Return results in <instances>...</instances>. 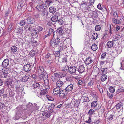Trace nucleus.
Segmentation results:
<instances>
[{
    "label": "nucleus",
    "instance_id": "obj_1",
    "mask_svg": "<svg viewBox=\"0 0 124 124\" xmlns=\"http://www.w3.org/2000/svg\"><path fill=\"white\" fill-rule=\"evenodd\" d=\"M39 78L40 79H43V80L44 83V86L45 88L46 89H49L50 88L49 86V81L47 76L45 74L43 75L41 77H39Z\"/></svg>",
    "mask_w": 124,
    "mask_h": 124
},
{
    "label": "nucleus",
    "instance_id": "obj_2",
    "mask_svg": "<svg viewBox=\"0 0 124 124\" xmlns=\"http://www.w3.org/2000/svg\"><path fill=\"white\" fill-rule=\"evenodd\" d=\"M2 65L3 67V68L2 69V71L3 73V74L4 75V77L6 78L7 77L8 74V62H5V60L2 63Z\"/></svg>",
    "mask_w": 124,
    "mask_h": 124
},
{
    "label": "nucleus",
    "instance_id": "obj_3",
    "mask_svg": "<svg viewBox=\"0 0 124 124\" xmlns=\"http://www.w3.org/2000/svg\"><path fill=\"white\" fill-rule=\"evenodd\" d=\"M36 9L39 12H42L44 10H45L46 6L44 4H41L38 5L36 6Z\"/></svg>",
    "mask_w": 124,
    "mask_h": 124
},
{
    "label": "nucleus",
    "instance_id": "obj_4",
    "mask_svg": "<svg viewBox=\"0 0 124 124\" xmlns=\"http://www.w3.org/2000/svg\"><path fill=\"white\" fill-rule=\"evenodd\" d=\"M38 72L39 78L41 77L42 76L44 75L45 73L44 68L42 66L39 67L38 70Z\"/></svg>",
    "mask_w": 124,
    "mask_h": 124
},
{
    "label": "nucleus",
    "instance_id": "obj_5",
    "mask_svg": "<svg viewBox=\"0 0 124 124\" xmlns=\"http://www.w3.org/2000/svg\"><path fill=\"white\" fill-rule=\"evenodd\" d=\"M60 76V75L59 74L57 73H55L54 74L53 76L51 77V78L54 82H55L58 80Z\"/></svg>",
    "mask_w": 124,
    "mask_h": 124
},
{
    "label": "nucleus",
    "instance_id": "obj_6",
    "mask_svg": "<svg viewBox=\"0 0 124 124\" xmlns=\"http://www.w3.org/2000/svg\"><path fill=\"white\" fill-rule=\"evenodd\" d=\"M76 67L74 66H72L69 67L68 70L69 72L71 74H72L76 71Z\"/></svg>",
    "mask_w": 124,
    "mask_h": 124
},
{
    "label": "nucleus",
    "instance_id": "obj_7",
    "mask_svg": "<svg viewBox=\"0 0 124 124\" xmlns=\"http://www.w3.org/2000/svg\"><path fill=\"white\" fill-rule=\"evenodd\" d=\"M31 69V66L29 64L25 65L23 67V70L25 72H28Z\"/></svg>",
    "mask_w": 124,
    "mask_h": 124
},
{
    "label": "nucleus",
    "instance_id": "obj_8",
    "mask_svg": "<svg viewBox=\"0 0 124 124\" xmlns=\"http://www.w3.org/2000/svg\"><path fill=\"white\" fill-rule=\"evenodd\" d=\"M61 46L59 47V51H62L68 47V45L66 44L65 41H64L63 43H62L61 44Z\"/></svg>",
    "mask_w": 124,
    "mask_h": 124
},
{
    "label": "nucleus",
    "instance_id": "obj_9",
    "mask_svg": "<svg viewBox=\"0 0 124 124\" xmlns=\"http://www.w3.org/2000/svg\"><path fill=\"white\" fill-rule=\"evenodd\" d=\"M55 106V105L53 104H51V105H49L48 108V109L50 111L49 112V117L50 116L51 114L54 112L53 109H54Z\"/></svg>",
    "mask_w": 124,
    "mask_h": 124
},
{
    "label": "nucleus",
    "instance_id": "obj_10",
    "mask_svg": "<svg viewBox=\"0 0 124 124\" xmlns=\"http://www.w3.org/2000/svg\"><path fill=\"white\" fill-rule=\"evenodd\" d=\"M93 60L90 57H88L85 60L84 62L86 65H89L93 63Z\"/></svg>",
    "mask_w": 124,
    "mask_h": 124
},
{
    "label": "nucleus",
    "instance_id": "obj_11",
    "mask_svg": "<svg viewBox=\"0 0 124 124\" xmlns=\"http://www.w3.org/2000/svg\"><path fill=\"white\" fill-rule=\"evenodd\" d=\"M47 89H43L41 90L39 94H38V96L39 97H41L43 95H45L47 93H48V90Z\"/></svg>",
    "mask_w": 124,
    "mask_h": 124
},
{
    "label": "nucleus",
    "instance_id": "obj_12",
    "mask_svg": "<svg viewBox=\"0 0 124 124\" xmlns=\"http://www.w3.org/2000/svg\"><path fill=\"white\" fill-rule=\"evenodd\" d=\"M77 70L80 73H82L85 70V68L83 65L79 66L77 68Z\"/></svg>",
    "mask_w": 124,
    "mask_h": 124
},
{
    "label": "nucleus",
    "instance_id": "obj_13",
    "mask_svg": "<svg viewBox=\"0 0 124 124\" xmlns=\"http://www.w3.org/2000/svg\"><path fill=\"white\" fill-rule=\"evenodd\" d=\"M68 92L66 90H64L61 91L59 96L61 98L65 97L67 94Z\"/></svg>",
    "mask_w": 124,
    "mask_h": 124
},
{
    "label": "nucleus",
    "instance_id": "obj_14",
    "mask_svg": "<svg viewBox=\"0 0 124 124\" xmlns=\"http://www.w3.org/2000/svg\"><path fill=\"white\" fill-rule=\"evenodd\" d=\"M17 32L20 35L23 36L25 35L26 34L25 31L21 28L18 29Z\"/></svg>",
    "mask_w": 124,
    "mask_h": 124
},
{
    "label": "nucleus",
    "instance_id": "obj_15",
    "mask_svg": "<svg viewBox=\"0 0 124 124\" xmlns=\"http://www.w3.org/2000/svg\"><path fill=\"white\" fill-rule=\"evenodd\" d=\"M100 70H101L100 71V72H99V69H97L96 70L97 71L96 72V74L97 75L99 73H100L101 75H102L103 74H104V73L105 72V69L103 68H101L100 69Z\"/></svg>",
    "mask_w": 124,
    "mask_h": 124
},
{
    "label": "nucleus",
    "instance_id": "obj_16",
    "mask_svg": "<svg viewBox=\"0 0 124 124\" xmlns=\"http://www.w3.org/2000/svg\"><path fill=\"white\" fill-rule=\"evenodd\" d=\"M115 49L118 53L120 54L121 53L122 50V47L120 45H118L115 47Z\"/></svg>",
    "mask_w": 124,
    "mask_h": 124
},
{
    "label": "nucleus",
    "instance_id": "obj_17",
    "mask_svg": "<svg viewBox=\"0 0 124 124\" xmlns=\"http://www.w3.org/2000/svg\"><path fill=\"white\" fill-rule=\"evenodd\" d=\"M26 19L27 22L28 24H32L34 22V19L32 17H28Z\"/></svg>",
    "mask_w": 124,
    "mask_h": 124
},
{
    "label": "nucleus",
    "instance_id": "obj_18",
    "mask_svg": "<svg viewBox=\"0 0 124 124\" xmlns=\"http://www.w3.org/2000/svg\"><path fill=\"white\" fill-rule=\"evenodd\" d=\"M60 88L59 87H57L55 88L54 89L53 93L54 94L57 95L59 94H60L61 91H60Z\"/></svg>",
    "mask_w": 124,
    "mask_h": 124
},
{
    "label": "nucleus",
    "instance_id": "obj_19",
    "mask_svg": "<svg viewBox=\"0 0 124 124\" xmlns=\"http://www.w3.org/2000/svg\"><path fill=\"white\" fill-rule=\"evenodd\" d=\"M33 87L34 88H36L39 89H42V86L38 83L35 82L33 85Z\"/></svg>",
    "mask_w": 124,
    "mask_h": 124
},
{
    "label": "nucleus",
    "instance_id": "obj_20",
    "mask_svg": "<svg viewBox=\"0 0 124 124\" xmlns=\"http://www.w3.org/2000/svg\"><path fill=\"white\" fill-rule=\"evenodd\" d=\"M107 78V77L106 74H103L101 75L100 78L101 81L104 82L106 80Z\"/></svg>",
    "mask_w": 124,
    "mask_h": 124
},
{
    "label": "nucleus",
    "instance_id": "obj_21",
    "mask_svg": "<svg viewBox=\"0 0 124 124\" xmlns=\"http://www.w3.org/2000/svg\"><path fill=\"white\" fill-rule=\"evenodd\" d=\"M29 78V77L27 75H25L21 79V81L22 82H26Z\"/></svg>",
    "mask_w": 124,
    "mask_h": 124
},
{
    "label": "nucleus",
    "instance_id": "obj_22",
    "mask_svg": "<svg viewBox=\"0 0 124 124\" xmlns=\"http://www.w3.org/2000/svg\"><path fill=\"white\" fill-rule=\"evenodd\" d=\"M73 88V86L72 84L68 85L66 88L65 89L68 92L71 91Z\"/></svg>",
    "mask_w": 124,
    "mask_h": 124
},
{
    "label": "nucleus",
    "instance_id": "obj_23",
    "mask_svg": "<svg viewBox=\"0 0 124 124\" xmlns=\"http://www.w3.org/2000/svg\"><path fill=\"white\" fill-rule=\"evenodd\" d=\"M60 42V39L57 38L53 41V44L54 45H57L59 44Z\"/></svg>",
    "mask_w": 124,
    "mask_h": 124
},
{
    "label": "nucleus",
    "instance_id": "obj_24",
    "mask_svg": "<svg viewBox=\"0 0 124 124\" xmlns=\"http://www.w3.org/2000/svg\"><path fill=\"white\" fill-rule=\"evenodd\" d=\"M50 12L52 13H54L56 11L55 8L54 7H50L49 8Z\"/></svg>",
    "mask_w": 124,
    "mask_h": 124
},
{
    "label": "nucleus",
    "instance_id": "obj_25",
    "mask_svg": "<svg viewBox=\"0 0 124 124\" xmlns=\"http://www.w3.org/2000/svg\"><path fill=\"white\" fill-rule=\"evenodd\" d=\"M98 37V35L96 33H93L91 37V39L93 40H96Z\"/></svg>",
    "mask_w": 124,
    "mask_h": 124
},
{
    "label": "nucleus",
    "instance_id": "obj_26",
    "mask_svg": "<svg viewBox=\"0 0 124 124\" xmlns=\"http://www.w3.org/2000/svg\"><path fill=\"white\" fill-rule=\"evenodd\" d=\"M51 20L52 21L56 22L58 20V16L56 15L54 16L51 18Z\"/></svg>",
    "mask_w": 124,
    "mask_h": 124
},
{
    "label": "nucleus",
    "instance_id": "obj_27",
    "mask_svg": "<svg viewBox=\"0 0 124 124\" xmlns=\"http://www.w3.org/2000/svg\"><path fill=\"white\" fill-rule=\"evenodd\" d=\"M97 105V102L96 101H94L91 104V107L93 108L96 107Z\"/></svg>",
    "mask_w": 124,
    "mask_h": 124
},
{
    "label": "nucleus",
    "instance_id": "obj_28",
    "mask_svg": "<svg viewBox=\"0 0 124 124\" xmlns=\"http://www.w3.org/2000/svg\"><path fill=\"white\" fill-rule=\"evenodd\" d=\"M63 84V82L58 80L56 82V86L58 87H60L62 86Z\"/></svg>",
    "mask_w": 124,
    "mask_h": 124
},
{
    "label": "nucleus",
    "instance_id": "obj_29",
    "mask_svg": "<svg viewBox=\"0 0 124 124\" xmlns=\"http://www.w3.org/2000/svg\"><path fill=\"white\" fill-rule=\"evenodd\" d=\"M114 42L113 41H108L107 43V46L108 48H111L113 46Z\"/></svg>",
    "mask_w": 124,
    "mask_h": 124
},
{
    "label": "nucleus",
    "instance_id": "obj_30",
    "mask_svg": "<svg viewBox=\"0 0 124 124\" xmlns=\"http://www.w3.org/2000/svg\"><path fill=\"white\" fill-rule=\"evenodd\" d=\"M87 2L83 1L81 4V6H82L84 9H86V7L87 6Z\"/></svg>",
    "mask_w": 124,
    "mask_h": 124
},
{
    "label": "nucleus",
    "instance_id": "obj_31",
    "mask_svg": "<svg viewBox=\"0 0 124 124\" xmlns=\"http://www.w3.org/2000/svg\"><path fill=\"white\" fill-rule=\"evenodd\" d=\"M91 48L92 50L95 51L97 49L98 47L95 44H94L92 45Z\"/></svg>",
    "mask_w": 124,
    "mask_h": 124
},
{
    "label": "nucleus",
    "instance_id": "obj_32",
    "mask_svg": "<svg viewBox=\"0 0 124 124\" xmlns=\"http://www.w3.org/2000/svg\"><path fill=\"white\" fill-rule=\"evenodd\" d=\"M38 33V31L35 29H33L32 30L31 32V35H35Z\"/></svg>",
    "mask_w": 124,
    "mask_h": 124
},
{
    "label": "nucleus",
    "instance_id": "obj_33",
    "mask_svg": "<svg viewBox=\"0 0 124 124\" xmlns=\"http://www.w3.org/2000/svg\"><path fill=\"white\" fill-rule=\"evenodd\" d=\"M121 37L120 35L118 34H115L114 37V40H118L120 39Z\"/></svg>",
    "mask_w": 124,
    "mask_h": 124
},
{
    "label": "nucleus",
    "instance_id": "obj_34",
    "mask_svg": "<svg viewBox=\"0 0 124 124\" xmlns=\"http://www.w3.org/2000/svg\"><path fill=\"white\" fill-rule=\"evenodd\" d=\"M11 51L13 52H15L17 51V47L15 46H12L11 47Z\"/></svg>",
    "mask_w": 124,
    "mask_h": 124
},
{
    "label": "nucleus",
    "instance_id": "obj_35",
    "mask_svg": "<svg viewBox=\"0 0 124 124\" xmlns=\"http://www.w3.org/2000/svg\"><path fill=\"white\" fill-rule=\"evenodd\" d=\"M71 102L75 106L78 104V102H77V100L73 98L72 99Z\"/></svg>",
    "mask_w": 124,
    "mask_h": 124
},
{
    "label": "nucleus",
    "instance_id": "obj_36",
    "mask_svg": "<svg viewBox=\"0 0 124 124\" xmlns=\"http://www.w3.org/2000/svg\"><path fill=\"white\" fill-rule=\"evenodd\" d=\"M94 84V82L91 80L87 84V86L89 87H91Z\"/></svg>",
    "mask_w": 124,
    "mask_h": 124
},
{
    "label": "nucleus",
    "instance_id": "obj_37",
    "mask_svg": "<svg viewBox=\"0 0 124 124\" xmlns=\"http://www.w3.org/2000/svg\"><path fill=\"white\" fill-rule=\"evenodd\" d=\"M36 54V52L34 50H32L29 52V54L31 56L33 57Z\"/></svg>",
    "mask_w": 124,
    "mask_h": 124
},
{
    "label": "nucleus",
    "instance_id": "obj_38",
    "mask_svg": "<svg viewBox=\"0 0 124 124\" xmlns=\"http://www.w3.org/2000/svg\"><path fill=\"white\" fill-rule=\"evenodd\" d=\"M6 105L7 104L6 103L4 104V103L0 101V109L3 108L4 107L6 106Z\"/></svg>",
    "mask_w": 124,
    "mask_h": 124
},
{
    "label": "nucleus",
    "instance_id": "obj_39",
    "mask_svg": "<svg viewBox=\"0 0 124 124\" xmlns=\"http://www.w3.org/2000/svg\"><path fill=\"white\" fill-rule=\"evenodd\" d=\"M63 30L62 28H59L57 30V33L59 34H61Z\"/></svg>",
    "mask_w": 124,
    "mask_h": 124
},
{
    "label": "nucleus",
    "instance_id": "obj_40",
    "mask_svg": "<svg viewBox=\"0 0 124 124\" xmlns=\"http://www.w3.org/2000/svg\"><path fill=\"white\" fill-rule=\"evenodd\" d=\"M48 111H44L42 113V115L46 117L47 118L48 117Z\"/></svg>",
    "mask_w": 124,
    "mask_h": 124
},
{
    "label": "nucleus",
    "instance_id": "obj_41",
    "mask_svg": "<svg viewBox=\"0 0 124 124\" xmlns=\"http://www.w3.org/2000/svg\"><path fill=\"white\" fill-rule=\"evenodd\" d=\"M113 16L114 18H117L118 16V15L117 11L114 12L113 14Z\"/></svg>",
    "mask_w": 124,
    "mask_h": 124
},
{
    "label": "nucleus",
    "instance_id": "obj_42",
    "mask_svg": "<svg viewBox=\"0 0 124 124\" xmlns=\"http://www.w3.org/2000/svg\"><path fill=\"white\" fill-rule=\"evenodd\" d=\"M122 105V102H120L118 103L116 106V109L120 108Z\"/></svg>",
    "mask_w": 124,
    "mask_h": 124
},
{
    "label": "nucleus",
    "instance_id": "obj_43",
    "mask_svg": "<svg viewBox=\"0 0 124 124\" xmlns=\"http://www.w3.org/2000/svg\"><path fill=\"white\" fill-rule=\"evenodd\" d=\"M113 115L111 114L109 116L108 118H106L107 119V121L111 120L113 119Z\"/></svg>",
    "mask_w": 124,
    "mask_h": 124
},
{
    "label": "nucleus",
    "instance_id": "obj_44",
    "mask_svg": "<svg viewBox=\"0 0 124 124\" xmlns=\"http://www.w3.org/2000/svg\"><path fill=\"white\" fill-rule=\"evenodd\" d=\"M41 16H43L45 17V15H48V13L45 11V10H44L43 11L41 12Z\"/></svg>",
    "mask_w": 124,
    "mask_h": 124
},
{
    "label": "nucleus",
    "instance_id": "obj_45",
    "mask_svg": "<svg viewBox=\"0 0 124 124\" xmlns=\"http://www.w3.org/2000/svg\"><path fill=\"white\" fill-rule=\"evenodd\" d=\"M25 21L24 20H22L21 21L20 23V26H22L24 25L25 24Z\"/></svg>",
    "mask_w": 124,
    "mask_h": 124
},
{
    "label": "nucleus",
    "instance_id": "obj_46",
    "mask_svg": "<svg viewBox=\"0 0 124 124\" xmlns=\"http://www.w3.org/2000/svg\"><path fill=\"white\" fill-rule=\"evenodd\" d=\"M100 26L98 25H96L95 27V30L96 31H99L101 30Z\"/></svg>",
    "mask_w": 124,
    "mask_h": 124
},
{
    "label": "nucleus",
    "instance_id": "obj_47",
    "mask_svg": "<svg viewBox=\"0 0 124 124\" xmlns=\"http://www.w3.org/2000/svg\"><path fill=\"white\" fill-rule=\"evenodd\" d=\"M95 111V110L93 109H90L88 112V114L90 115L93 114Z\"/></svg>",
    "mask_w": 124,
    "mask_h": 124
},
{
    "label": "nucleus",
    "instance_id": "obj_48",
    "mask_svg": "<svg viewBox=\"0 0 124 124\" xmlns=\"http://www.w3.org/2000/svg\"><path fill=\"white\" fill-rule=\"evenodd\" d=\"M110 91L111 93H114L115 91V89L114 87L111 86L109 88Z\"/></svg>",
    "mask_w": 124,
    "mask_h": 124
},
{
    "label": "nucleus",
    "instance_id": "obj_49",
    "mask_svg": "<svg viewBox=\"0 0 124 124\" xmlns=\"http://www.w3.org/2000/svg\"><path fill=\"white\" fill-rule=\"evenodd\" d=\"M45 17L43 16H40L39 21L40 22L44 21L45 20Z\"/></svg>",
    "mask_w": 124,
    "mask_h": 124
},
{
    "label": "nucleus",
    "instance_id": "obj_50",
    "mask_svg": "<svg viewBox=\"0 0 124 124\" xmlns=\"http://www.w3.org/2000/svg\"><path fill=\"white\" fill-rule=\"evenodd\" d=\"M55 57H59L60 55V53L59 51H57L55 52L54 53Z\"/></svg>",
    "mask_w": 124,
    "mask_h": 124
},
{
    "label": "nucleus",
    "instance_id": "obj_51",
    "mask_svg": "<svg viewBox=\"0 0 124 124\" xmlns=\"http://www.w3.org/2000/svg\"><path fill=\"white\" fill-rule=\"evenodd\" d=\"M88 118V120L86 121L85 122L86 123H87L88 124H90V123L92 122V121L91 120V116L89 117Z\"/></svg>",
    "mask_w": 124,
    "mask_h": 124
},
{
    "label": "nucleus",
    "instance_id": "obj_52",
    "mask_svg": "<svg viewBox=\"0 0 124 124\" xmlns=\"http://www.w3.org/2000/svg\"><path fill=\"white\" fill-rule=\"evenodd\" d=\"M84 101L87 102H88L90 101V100L88 97H85L84 99Z\"/></svg>",
    "mask_w": 124,
    "mask_h": 124
},
{
    "label": "nucleus",
    "instance_id": "obj_53",
    "mask_svg": "<svg viewBox=\"0 0 124 124\" xmlns=\"http://www.w3.org/2000/svg\"><path fill=\"white\" fill-rule=\"evenodd\" d=\"M97 7L99 9L101 10H103V9L102 8L101 4L100 3H99L98 4L97 6Z\"/></svg>",
    "mask_w": 124,
    "mask_h": 124
},
{
    "label": "nucleus",
    "instance_id": "obj_54",
    "mask_svg": "<svg viewBox=\"0 0 124 124\" xmlns=\"http://www.w3.org/2000/svg\"><path fill=\"white\" fill-rule=\"evenodd\" d=\"M8 107L7 105L5 106L4 107V108H2V110L4 111V112H7L8 111Z\"/></svg>",
    "mask_w": 124,
    "mask_h": 124
},
{
    "label": "nucleus",
    "instance_id": "obj_55",
    "mask_svg": "<svg viewBox=\"0 0 124 124\" xmlns=\"http://www.w3.org/2000/svg\"><path fill=\"white\" fill-rule=\"evenodd\" d=\"M12 23H11L9 25V26L8 27V31H10L12 29Z\"/></svg>",
    "mask_w": 124,
    "mask_h": 124
},
{
    "label": "nucleus",
    "instance_id": "obj_56",
    "mask_svg": "<svg viewBox=\"0 0 124 124\" xmlns=\"http://www.w3.org/2000/svg\"><path fill=\"white\" fill-rule=\"evenodd\" d=\"M93 99L94 101H95L97 100L98 97L97 95H96L93 94Z\"/></svg>",
    "mask_w": 124,
    "mask_h": 124
},
{
    "label": "nucleus",
    "instance_id": "obj_57",
    "mask_svg": "<svg viewBox=\"0 0 124 124\" xmlns=\"http://www.w3.org/2000/svg\"><path fill=\"white\" fill-rule=\"evenodd\" d=\"M46 4H47V5H48V6H49L50 4L51 3H52V2L51 1L47 0V1H46Z\"/></svg>",
    "mask_w": 124,
    "mask_h": 124
},
{
    "label": "nucleus",
    "instance_id": "obj_58",
    "mask_svg": "<svg viewBox=\"0 0 124 124\" xmlns=\"http://www.w3.org/2000/svg\"><path fill=\"white\" fill-rule=\"evenodd\" d=\"M32 76L33 78L35 80H36L37 78V76L35 74H33Z\"/></svg>",
    "mask_w": 124,
    "mask_h": 124
},
{
    "label": "nucleus",
    "instance_id": "obj_59",
    "mask_svg": "<svg viewBox=\"0 0 124 124\" xmlns=\"http://www.w3.org/2000/svg\"><path fill=\"white\" fill-rule=\"evenodd\" d=\"M37 29L38 31H40L42 30L43 28L39 26L38 27Z\"/></svg>",
    "mask_w": 124,
    "mask_h": 124
},
{
    "label": "nucleus",
    "instance_id": "obj_60",
    "mask_svg": "<svg viewBox=\"0 0 124 124\" xmlns=\"http://www.w3.org/2000/svg\"><path fill=\"white\" fill-rule=\"evenodd\" d=\"M107 95L110 98H112L113 96V95L112 94H109V93L107 92Z\"/></svg>",
    "mask_w": 124,
    "mask_h": 124
},
{
    "label": "nucleus",
    "instance_id": "obj_61",
    "mask_svg": "<svg viewBox=\"0 0 124 124\" xmlns=\"http://www.w3.org/2000/svg\"><path fill=\"white\" fill-rule=\"evenodd\" d=\"M84 83V80H80L79 81L78 83L80 85H81L83 84Z\"/></svg>",
    "mask_w": 124,
    "mask_h": 124
},
{
    "label": "nucleus",
    "instance_id": "obj_62",
    "mask_svg": "<svg viewBox=\"0 0 124 124\" xmlns=\"http://www.w3.org/2000/svg\"><path fill=\"white\" fill-rule=\"evenodd\" d=\"M47 97L49 100L51 101H53L54 99L53 98L51 97L50 96H47Z\"/></svg>",
    "mask_w": 124,
    "mask_h": 124
},
{
    "label": "nucleus",
    "instance_id": "obj_63",
    "mask_svg": "<svg viewBox=\"0 0 124 124\" xmlns=\"http://www.w3.org/2000/svg\"><path fill=\"white\" fill-rule=\"evenodd\" d=\"M53 32V30L52 28H50L49 31L48 33L50 35Z\"/></svg>",
    "mask_w": 124,
    "mask_h": 124
},
{
    "label": "nucleus",
    "instance_id": "obj_64",
    "mask_svg": "<svg viewBox=\"0 0 124 124\" xmlns=\"http://www.w3.org/2000/svg\"><path fill=\"white\" fill-rule=\"evenodd\" d=\"M106 56V54L105 53L102 54L101 56V58L102 59H103L105 58Z\"/></svg>",
    "mask_w": 124,
    "mask_h": 124
}]
</instances>
